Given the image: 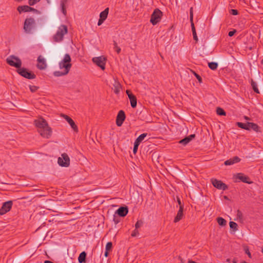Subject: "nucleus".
Segmentation results:
<instances>
[{"instance_id":"f257e3e1","label":"nucleus","mask_w":263,"mask_h":263,"mask_svg":"<svg viewBox=\"0 0 263 263\" xmlns=\"http://www.w3.org/2000/svg\"><path fill=\"white\" fill-rule=\"evenodd\" d=\"M34 125L37 129V132L43 138L48 139L52 134V129L48 125L47 121L42 117L35 120Z\"/></svg>"},{"instance_id":"f03ea898","label":"nucleus","mask_w":263,"mask_h":263,"mask_svg":"<svg viewBox=\"0 0 263 263\" xmlns=\"http://www.w3.org/2000/svg\"><path fill=\"white\" fill-rule=\"evenodd\" d=\"M71 58L69 54H65L63 59L59 63V67L61 71H54L53 75L55 77L66 75L71 67Z\"/></svg>"},{"instance_id":"7ed1b4c3","label":"nucleus","mask_w":263,"mask_h":263,"mask_svg":"<svg viewBox=\"0 0 263 263\" xmlns=\"http://www.w3.org/2000/svg\"><path fill=\"white\" fill-rule=\"evenodd\" d=\"M68 33L67 27L65 25H60L53 36V41L55 42H60L63 40L64 36Z\"/></svg>"},{"instance_id":"20e7f679","label":"nucleus","mask_w":263,"mask_h":263,"mask_svg":"<svg viewBox=\"0 0 263 263\" xmlns=\"http://www.w3.org/2000/svg\"><path fill=\"white\" fill-rule=\"evenodd\" d=\"M36 23L35 20L32 17L26 18L24 24V30L27 33H32L33 30L35 28Z\"/></svg>"},{"instance_id":"39448f33","label":"nucleus","mask_w":263,"mask_h":263,"mask_svg":"<svg viewBox=\"0 0 263 263\" xmlns=\"http://www.w3.org/2000/svg\"><path fill=\"white\" fill-rule=\"evenodd\" d=\"M7 63L10 66L19 68L22 66V61L17 57L14 55H10L6 59Z\"/></svg>"},{"instance_id":"423d86ee","label":"nucleus","mask_w":263,"mask_h":263,"mask_svg":"<svg viewBox=\"0 0 263 263\" xmlns=\"http://www.w3.org/2000/svg\"><path fill=\"white\" fill-rule=\"evenodd\" d=\"M162 16V12L159 9H155L151 15L150 22L153 25H156L161 21Z\"/></svg>"},{"instance_id":"0eeeda50","label":"nucleus","mask_w":263,"mask_h":263,"mask_svg":"<svg viewBox=\"0 0 263 263\" xmlns=\"http://www.w3.org/2000/svg\"><path fill=\"white\" fill-rule=\"evenodd\" d=\"M59 165L62 167H68L70 165V158L66 153H63L58 159Z\"/></svg>"},{"instance_id":"6e6552de","label":"nucleus","mask_w":263,"mask_h":263,"mask_svg":"<svg viewBox=\"0 0 263 263\" xmlns=\"http://www.w3.org/2000/svg\"><path fill=\"white\" fill-rule=\"evenodd\" d=\"M17 72L22 77L28 79H33L35 78V75L31 72L29 71L26 68H19L17 70Z\"/></svg>"},{"instance_id":"1a4fd4ad","label":"nucleus","mask_w":263,"mask_h":263,"mask_svg":"<svg viewBox=\"0 0 263 263\" xmlns=\"http://www.w3.org/2000/svg\"><path fill=\"white\" fill-rule=\"evenodd\" d=\"M92 62L98 66L100 67L101 69L104 70L105 68L106 59L103 56L98 57H94L92 59Z\"/></svg>"},{"instance_id":"9d476101","label":"nucleus","mask_w":263,"mask_h":263,"mask_svg":"<svg viewBox=\"0 0 263 263\" xmlns=\"http://www.w3.org/2000/svg\"><path fill=\"white\" fill-rule=\"evenodd\" d=\"M12 201H8L3 203L2 208L0 209V215H3L10 211L12 208Z\"/></svg>"},{"instance_id":"9b49d317","label":"nucleus","mask_w":263,"mask_h":263,"mask_svg":"<svg viewBox=\"0 0 263 263\" xmlns=\"http://www.w3.org/2000/svg\"><path fill=\"white\" fill-rule=\"evenodd\" d=\"M211 182L213 186L217 189L224 191L228 189V186L221 180L216 179H212Z\"/></svg>"},{"instance_id":"f8f14e48","label":"nucleus","mask_w":263,"mask_h":263,"mask_svg":"<svg viewBox=\"0 0 263 263\" xmlns=\"http://www.w3.org/2000/svg\"><path fill=\"white\" fill-rule=\"evenodd\" d=\"M37 67L40 70H44L47 67V63L45 59L42 55H39L37 59Z\"/></svg>"},{"instance_id":"ddd939ff","label":"nucleus","mask_w":263,"mask_h":263,"mask_svg":"<svg viewBox=\"0 0 263 263\" xmlns=\"http://www.w3.org/2000/svg\"><path fill=\"white\" fill-rule=\"evenodd\" d=\"M125 119V114L123 110H120L116 118V124L118 126H121Z\"/></svg>"},{"instance_id":"4468645a","label":"nucleus","mask_w":263,"mask_h":263,"mask_svg":"<svg viewBox=\"0 0 263 263\" xmlns=\"http://www.w3.org/2000/svg\"><path fill=\"white\" fill-rule=\"evenodd\" d=\"M62 117L69 123L71 127L75 132H78V128L74 121L66 115L63 114Z\"/></svg>"},{"instance_id":"2eb2a0df","label":"nucleus","mask_w":263,"mask_h":263,"mask_svg":"<svg viewBox=\"0 0 263 263\" xmlns=\"http://www.w3.org/2000/svg\"><path fill=\"white\" fill-rule=\"evenodd\" d=\"M126 92L130 100L131 106L133 108L136 107L137 106V98L136 96L134 95L129 90H127Z\"/></svg>"},{"instance_id":"dca6fc26","label":"nucleus","mask_w":263,"mask_h":263,"mask_svg":"<svg viewBox=\"0 0 263 263\" xmlns=\"http://www.w3.org/2000/svg\"><path fill=\"white\" fill-rule=\"evenodd\" d=\"M236 179H237L243 182L250 183L249 181V178L248 176L245 175L242 173H238L235 175Z\"/></svg>"},{"instance_id":"f3484780","label":"nucleus","mask_w":263,"mask_h":263,"mask_svg":"<svg viewBox=\"0 0 263 263\" xmlns=\"http://www.w3.org/2000/svg\"><path fill=\"white\" fill-rule=\"evenodd\" d=\"M128 210L127 207H120L116 212L121 217L125 216L128 213Z\"/></svg>"},{"instance_id":"a211bd4d","label":"nucleus","mask_w":263,"mask_h":263,"mask_svg":"<svg viewBox=\"0 0 263 263\" xmlns=\"http://www.w3.org/2000/svg\"><path fill=\"white\" fill-rule=\"evenodd\" d=\"M183 206L180 205V206L179 207V210L178 211L177 214L176 216L175 217V219H174L175 222H178L182 218L183 216Z\"/></svg>"},{"instance_id":"6ab92c4d","label":"nucleus","mask_w":263,"mask_h":263,"mask_svg":"<svg viewBox=\"0 0 263 263\" xmlns=\"http://www.w3.org/2000/svg\"><path fill=\"white\" fill-rule=\"evenodd\" d=\"M240 161V159L238 157L235 156L232 159H230L228 160H226L224 162V164L226 165H231L234 164V163L239 162Z\"/></svg>"},{"instance_id":"aec40b11","label":"nucleus","mask_w":263,"mask_h":263,"mask_svg":"<svg viewBox=\"0 0 263 263\" xmlns=\"http://www.w3.org/2000/svg\"><path fill=\"white\" fill-rule=\"evenodd\" d=\"M195 135L194 134L191 135L188 137H185V138L182 139L179 141L180 144H182L184 145H185L188 143H189L194 137Z\"/></svg>"},{"instance_id":"412c9836","label":"nucleus","mask_w":263,"mask_h":263,"mask_svg":"<svg viewBox=\"0 0 263 263\" xmlns=\"http://www.w3.org/2000/svg\"><path fill=\"white\" fill-rule=\"evenodd\" d=\"M248 127L249 128V130L251 129H253L254 131L258 132H260V128L258 126V125L256 123L252 122H248Z\"/></svg>"},{"instance_id":"4be33fe9","label":"nucleus","mask_w":263,"mask_h":263,"mask_svg":"<svg viewBox=\"0 0 263 263\" xmlns=\"http://www.w3.org/2000/svg\"><path fill=\"white\" fill-rule=\"evenodd\" d=\"M114 91L115 93L118 94L120 91L121 89V85L117 81L115 82V83L113 85L112 88Z\"/></svg>"},{"instance_id":"5701e85b","label":"nucleus","mask_w":263,"mask_h":263,"mask_svg":"<svg viewBox=\"0 0 263 263\" xmlns=\"http://www.w3.org/2000/svg\"><path fill=\"white\" fill-rule=\"evenodd\" d=\"M108 12L109 8H106L104 11L100 13V18L105 21L107 17Z\"/></svg>"},{"instance_id":"b1692460","label":"nucleus","mask_w":263,"mask_h":263,"mask_svg":"<svg viewBox=\"0 0 263 263\" xmlns=\"http://www.w3.org/2000/svg\"><path fill=\"white\" fill-rule=\"evenodd\" d=\"M32 8L28 6H18L17 8V10L19 12H28Z\"/></svg>"},{"instance_id":"393cba45","label":"nucleus","mask_w":263,"mask_h":263,"mask_svg":"<svg viewBox=\"0 0 263 263\" xmlns=\"http://www.w3.org/2000/svg\"><path fill=\"white\" fill-rule=\"evenodd\" d=\"M86 256V253L85 252H83L80 253L78 257V260L80 263H82L85 261Z\"/></svg>"},{"instance_id":"a878e982","label":"nucleus","mask_w":263,"mask_h":263,"mask_svg":"<svg viewBox=\"0 0 263 263\" xmlns=\"http://www.w3.org/2000/svg\"><path fill=\"white\" fill-rule=\"evenodd\" d=\"M147 133H143L140 135L135 140V142L138 143L139 144L144 139V138L147 136Z\"/></svg>"},{"instance_id":"bb28decb","label":"nucleus","mask_w":263,"mask_h":263,"mask_svg":"<svg viewBox=\"0 0 263 263\" xmlns=\"http://www.w3.org/2000/svg\"><path fill=\"white\" fill-rule=\"evenodd\" d=\"M251 84L253 90L257 93H259V89L257 87V85L253 80L251 81Z\"/></svg>"},{"instance_id":"cd10ccee","label":"nucleus","mask_w":263,"mask_h":263,"mask_svg":"<svg viewBox=\"0 0 263 263\" xmlns=\"http://www.w3.org/2000/svg\"><path fill=\"white\" fill-rule=\"evenodd\" d=\"M236 125L242 129H244L246 130H249V128L248 127V122L247 123H243L241 122H237Z\"/></svg>"},{"instance_id":"c85d7f7f","label":"nucleus","mask_w":263,"mask_h":263,"mask_svg":"<svg viewBox=\"0 0 263 263\" xmlns=\"http://www.w3.org/2000/svg\"><path fill=\"white\" fill-rule=\"evenodd\" d=\"M218 223L221 226H224L226 225L227 221L222 217H218L217 219Z\"/></svg>"},{"instance_id":"c756f323","label":"nucleus","mask_w":263,"mask_h":263,"mask_svg":"<svg viewBox=\"0 0 263 263\" xmlns=\"http://www.w3.org/2000/svg\"><path fill=\"white\" fill-rule=\"evenodd\" d=\"M209 68L212 70H216L218 67V64L216 62H210L208 64Z\"/></svg>"},{"instance_id":"7c9ffc66","label":"nucleus","mask_w":263,"mask_h":263,"mask_svg":"<svg viewBox=\"0 0 263 263\" xmlns=\"http://www.w3.org/2000/svg\"><path fill=\"white\" fill-rule=\"evenodd\" d=\"M216 112L218 115L220 116H225L226 115L225 111L220 107H217L216 109Z\"/></svg>"},{"instance_id":"2f4dec72","label":"nucleus","mask_w":263,"mask_h":263,"mask_svg":"<svg viewBox=\"0 0 263 263\" xmlns=\"http://www.w3.org/2000/svg\"><path fill=\"white\" fill-rule=\"evenodd\" d=\"M230 227L231 229H233L234 231H236L237 230V224L233 221L230 222Z\"/></svg>"},{"instance_id":"473e14b6","label":"nucleus","mask_w":263,"mask_h":263,"mask_svg":"<svg viewBox=\"0 0 263 263\" xmlns=\"http://www.w3.org/2000/svg\"><path fill=\"white\" fill-rule=\"evenodd\" d=\"M112 244L111 242H108L106 245L105 250L107 251H110L111 250Z\"/></svg>"},{"instance_id":"72a5a7b5","label":"nucleus","mask_w":263,"mask_h":263,"mask_svg":"<svg viewBox=\"0 0 263 263\" xmlns=\"http://www.w3.org/2000/svg\"><path fill=\"white\" fill-rule=\"evenodd\" d=\"M114 50L118 53H119L121 51V48L118 46L117 43L114 42Z\"/></svg>"},{"instance_id":"f704fd0d","label":"nucleus","mask_w":263,"mask_h":263,"mask_svg":"<svg viewBox=\"0 0 263 263\" xmlns=\"http://www.w3.org/2000/svg\"><path fill=\"white\" fill-rule=\"evenodd\" d=\"M143 224V222L141 220H138L135 224V229H137L140 228Z\"/></svg>"},{"instance_id":"c9c22d12","label":"nucleus","mask_w":263,"mask_h":263,"mask_svg":"<svg viewBox=\"0 0 263 263\" xmlns=\"http://www.w3.org/2000/svg\"><path fill=\"white\" fill-rule=\"evenodd\" d=\"M139 145V144L138 143H137L135 141L134 142V146L133 148V153L134 154H136L137 152L138 148Z\"/></svg>"},{"instance_id":"e433bc0d","label":"nucleus","mask_w":263,"mask_h":263,"mask_svg":"<svg viewBox=\"0 0 263 263\" xmlns=\"http://www.w3.org/2000/svg\"><path fill=\"white\" fill-rule=\"evenodd\" d=\"M190 20L191 22L193 21V8L191 7L190 10Z\"/></svg>"},{"instance_id":"4c0bfd02","label":"nucleus","mask_w":263,"mask_h":263,"mask_svg":"<svg viewBox=\"0 0 263 263\" xmlns=\"http://www.w3.org/2000/svg\"><path fill=\"white\" fill-rule=\"evenodd\" d=\"M61 7H62V11L63 13L64 14V15H66V10L64 3L63 2H62L61 3Z\"/></svg>"},{"instance_id":"58836bf2","label":"nucleus","mask_w":263,"mask_h":263,"mask_svg":"<svg viewBox=\"0 0 263 263\" xmlns=\"http://www.w3.org/2000/svg\"><path fill=\"white\" fill-rule=\"evenodd\" d=\"M29 88L31 92H35L37 90L38 87L36 86H30Z\"/></svg>"},{"instance_id":"ea45409f","label":"nucleus","mask_w":263,"mask_h":263,"mask_svg":"<svg viewBox=\"0 0 263 263\" xmlns=\"http://www.w3.org/2000/svg\"><path fill=\"white\" fill-rule=\"evenodd\" d=\"M40 0H29V4L30 6H33L36 3L39 2Z\"/></svg>"},{"instance_id":"a19ab883","label":"nucleus","mask_w":263,"mask_h":263,"mask_svg":"<svg viewBox=\"0 0 263 263\" xmlns=\"http://www.w3.org/2000/svg\"><path fill=\"white\" fill-rule=\"evenodd\" d=\"M193 73L194 74V76L196 77V78L198 80L199 82L201 83L202 82V78H201V77L199 74H198L197 73H196L195 72H193Z\"/></svg>"},{"instance_id":"79ce46f5","label":"nucleus","mask_w":263,"mask_h":263,"mask_svg":"<svg viewBox=\"0 0 263 263\" xmlns=\"http://www.w3.org/2000/svg\"><path fill=\"white\" fill-rule=\"evenodd\" d=\"M230 14L233 15H236L238 14V11L236 9H231L230 11Z\"/></svg>"},{"instance_id":"37998d69","label":"nucleus","mask_w":263,"mask_h":263,"mask_svg":"<svg viewBox=\"0 0 263 263\" xmlns=\"http://www.w3.org/2000/svg\"><path fill=\"white\" fill-rule=\"evenodd\" d=\"M139 234V232L137 229H135V230L132 232V236L135 237L137 235Z\"/></svg>"},{"instance_id":"c03bdc74","label":"nucleus","mask_w":263,"mask_h":263,"mask_svg":"<svg viewBox=\"0 0 263 263\" xmlns=\"http://www.w3.org/2000/svg\"><path fill=\"white\" fill-rule=\"evenodd\" d=\"M236 30L234 29L232 31H230L229 32L228 35L229 36H232L234 35V34L236 33Z\"/></svg>"},{"instance_id":"a18cd8bd","label":"nucleus","mask_w":263,"mask_h":263,"mask_svg":"<svg viewBox=\"0 0 263 263\" xmlns=\"http://www.w3.org/2000/svg\"><path fill=\"white\" fill-rule=\"evenodd\" d=\"M191 27H192V33L196 32L195 27L194 26V24L193 23V21L192 22H191Z\"/></svg>"},{"instance_id":"49530a36","label":"nucleus","mask_w":263,"mask_h":263,"mask_svg":"<svg viewBox=\"0 0 263 263\" xmlns=\"http://www.w3.org/2000/svg\"><path fill=\"white\" fill-rule=\"evenodd\" d=\"M193 35L194 40H195L196 41V42H197L198 41V37H197V36L196 32H193Z\"/></svg>"},{"instance_id":"de8ad7c7","label":"nucleus","mask_w":263,"mask_h":263,"mask_svg":"<svg viewBox=\"0 0 263 263\" xmlns=\"http://www.w3.org/2000/svg\"><path fill=\"white\" fill-rule=\"evenodd\" d=\"M104 20L100 18L98 21V25L100 26L102 24V23L104 22Z\"/></svg>"},{"instance_id":"09e8293b","label":"nucleus","mask_w":263,"mask_h":263,"mask_svg":"<svg viewBox=\"0 0 263 263\" xmlns=\"http://www.w3.org/2000/svg\"><path fill=\"white\" fill-rule=\"evenodd\" d=\"M246 253L248 255L249 257H251V253L248 249L246 250Z\"/></svg>"},{"instance_id":"8fccbe9b","label":"nucleus","mask_w":263,"mask_h":263,"mask_svg":"<svg viewBox=\"0 0 263 263\" xmlns=\"http://www.w3.org/2000/svg\"><path fill=\"white\" fill-rule=\"evenodd\" d=\"M108 254H109V251H107L105 250V253H104V255L105 257H108Z\"/></svg>"},{"instance_id":"3c124183","label":"nucleus","mask_w":263,"mask_h":263,"mask_svg":"<svg viewBox=\"0 0 263 263\" xmlns=\"http://www.w3.org/2000/svg\"><path fill=\"white\" fill-rule=\"evenodd\" d=\"M177 201H178V204H179V205L180 206V205H181V200H180V199L179 198H177Z\"/></svg>"},{"instance_id":"603ef678","label":"nucleus","mask_w":263,"mask_h":263,"mask_svg":"<svg viewBox=\"0 0 263 263\" xmlns=\"http://www.w3.org/2000/svg\"><path fill=\"white\" fill-rule=\"evenodd\" d=\"M244 119L246 120H250V118L247 116H244Z\"/></svg>"},{"instance_id":"864d4df0","label":"nucleus","mask_w":263,"mask_h":263,"mask_svg":"<svg viewBox=\"0 0 263 263\" xmlns=\"http://www.w3.org/2000/svg\"><path fill=\"white\" fill-rule=\"evenodd\" d=\"M233 263H237V260L235 259H234L232 261Z\"/></svg>"},{"instance_id":"5fc2aeb1","label":"nucleus","mask_w":263,"mask_h":263,"mask_svg":"<svg viewBox=\"0 0 263 263\" xmlns=\"http://www.w3.org/2000/svg\"><path fill=\"white\" fill-rule=\"evenodd\" d=\"M227 262H231V259L230 258H228L227 259V260H226Z\"/></svg>"},{"instance_id":"6e6d98bb","label":"nucleus","mask_w":263,"mask_h":263,"mask_svg":"<svg viewBox=\"0 0 263 263\" xmlns=\"http://www.w3.org/2000/svg\"><path fill=\"white\" fill-rule=\"evenodd\" d=\"M241 263H247L246 261H242Z\"/></svg>"},{"instance_id":"4d7b16f0","label":"nucleus","mask_w":263,"mask_h":263,"mask_svg":"<svg viewBox=\"0 0 263 263\" xmlns=\"http://www.w3.org/2000/svg\"><path fill=\"white\" fill-rule=\"evenodd\" d=\"M261 64H263V59H262V61H261Z\"/></svg>"},{"instance_id":"13d9d810","label":"nucleus","mask_w":263,"mask_h":263,"mask_svg":"<svg viewBox=\"0 0 263 263\" xmlns=\"http://www.w3.org/2000/svg\"><path fill=\"white\" fill-rule=\"evenodd\" d=\"M262 252L263 253V249H262Z\"/></svg>"}]
</instances>
